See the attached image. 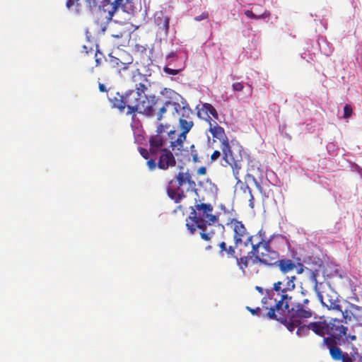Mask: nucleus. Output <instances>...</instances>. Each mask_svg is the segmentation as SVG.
<instances>
[{
    "mask_svg": "<svg viewBox=\"0 0 362 362\" xmlns=\"http://www.w3.org/2000/svg\"><path fill=\"white\" fill-rule=\"evenodd\" d=\"M169 107L173 108V115L178 118L180 134L175 139L176 131L170 129V124L159 123L156 129V134L149 138L150 150L152 153H157L160 148L167 144L168 138L170 139V147L177 156L192 158L194 162L198 160V153L194 144L189 146V149L184 148V143L187 139V134L194 126L192 120V111L188 105H181L177 102L166 101L162 107L155 110L154 116L156 119L160 121L163 115Z\"/></svg>",
    "mask_w": 362,
    "mask_h": 362,
    "instance_id": "obj_1",
    "label": "nucleus"
},
{
    "mask_svg": "<svg viewBox=\"0 0 362 362\" xmlns=\"http://www.w3.org/2000/svg\"><path fill=\"white\" fill-rule=\"evenodd\" d=\"M291 297L284 294L281 297V300H274V305L269 303V307L267 305V301H272V298H263L262 300V308L269 310L265 315L269 319L279 321L286 327L288 330L293 332L296 329V334L298 337L307 336L310 332L309 324L305 322L308 319L313 317L314 312L310 307V300L304 298L301 302H298L291 305L290 308V300Z\"/></svg>",
    "mask_w": 362,
    "mask_h": 362,
    "instance_id": "obj_2",
    "label": "nucleus"
},
{
    "mask_svg": "<svg viewBox=\"0 0 362 362\" xmlns=\"http://www.w3.org/2000/svg\"><path fill=\"white\" fill-rule=\"evenodd\" d=\"M146 76L141 74L137 69L132 72L131 81L134 83L135 90H129L124 95L127 115H132L134 118L136 113L152 117L157 110L158 100L155 95L147 96L145 92L147 90Z\"/></svg>",
    "mask_w": 362,
    "mask_h": 362,
    "instance_id": "obj_3",
    "label": "nucleus"
},
{
    "mask_svg": "<svg viewBox=\"0 0 362 362\" xmlns=\"http://www.w3.org/2000/svg\"><path fill=\"white\" fill-rule=\"evenodd\" d=\"M188 218L194 223H186L191 234H194L197 228L200 230V236L205 241H210L215 235V231L209 229L213 223L218 221V218L212 214L214 208L211 204H196L192 206Z\"/></svg>",
    "mask_w": 362,
    "mask_h": 362,
    "instance_id": "obj_4",
    "label": "nucleus"
},
{
    "mask_svg": "<svg viewBox=\"0 0 362 362\" xmlns=\"http://www.w3.org/2000/svg\"><path fill=\"white\" fill-rule=\"evenodd\" d=\"M248 240L252 247L249 255H254L252 263L273 267L276 259L279 257V253L272 249L270 240L266 238L265 231L260 229Z\"/></svg>",
    "mask_w": 362,
    "mask_h": 362,
    "instance_id": "obj_5",
    "label": "nucleus"
},
{
    "mask_svg": "<svg viewBox=\"0 0 362 362\" xmlns=\"http://www.w3.org/2000/svg\"><path fill=\"white\" fill-rule=\"evenodd\" d=\"M209 131L214 138L218 139L221 142L220 148L223 153V160L232 168L233 174L237 180V184L240 183V171L242 168L241 156H235L233 154L228 139L225 134L224 129L219 126L216 122L212 124L209 122Z\"/></svg>",
    "mask_w": 362,
    "mask_h": 362,
    "instance_id": "obj_6",
    "label": "nucleus"
},
{
    "mask_svg": "<svg viewBox=\"0 0 362 362\" xmlns=\"http://www.w3.org/2000/svg\"><path fill=\"white\" fill-rule=\"evenodd\" d=\"M132 56L127 52H119L117 56L109 55V63L110 66L116 69L119 74L129 69V66L133 63Z\"/></svg>",
    "mask_w": 362,
    "mask_h": 362,
    "instance_id": "obj_7",
    "label": "nucleus"
},
{
    "mask_svg": "<svg viewBox=\"0 0 362 362\" xmlns=\"http://www.w3.org/2000/svg\"><path fill=\"white\" fill-rule=\"evenodd\" d=\"M230 225L233 230V240L235 247L243 243L245 246L250 245L248 239L252 235H250L243 222L233 218L230 221Z\"/></svg>",
    "mask_w": 362,
    "mask_h": 362,
    "instance_id": "obj_8",
    "label": "nucleus"
},
{
    "mask_svg": "<svg viewBox=\"0 0 362 362\" xmlns=\"http://www.w3.org/2000/svg\"><path fill=\"white\" fill-rule=\"evenodd\" d=\"M166 144L160 148L157 152L160 153V156L158 160V168L161 170H167L170 167H174L176 165V160L175 156L170 150L164 148Z\"/></svg>",
    "mask_w": 362,
    "mask_h": 362,
    "instance_id": "obj_9",
    "label": "nucleus"
},
{
    "mask_svg": "<svg viewBox=\"0 0 362 362\" xmlns=\"http://www.w3.org/2000/svg\"><path fill=\"white\" fill-rule=\"evenodd\" d=\"M347 327L343 325V320L332 318L329 322H327V334L337 339H341L346 336Z\"/></svg>",
    "mask_w": 362,
    "mask_h": 362,
    "instance_id": "obj_10",
    "label": "nucleus"
},
{
    "mask_svg": "<svg viewBox=\"0 0 362 362\" xmlns=\"http://www.w3.org/2000/svg\"><path fill=\"white\" fill-rule=\"evenodd\" d=\"M320 299L322 305L326 307L329 310L341 311V306L337 294L330 290L326 293L325 295H320Z\"/></svg>",
    "mask_w": 362,
    "mask_h": 362,
    "instance_id": "obj_11",
    "label": "nucleus"
},
{
    "mask_svg": "<svg viewBox=\"0 0 362 362\" xmlns=\"http://www.w3.org/2000/svg\"><path fill=\"white\" fill-rule=\"evenodd\" d=\"M154 23L158 28L157 33L163 37H167L170 28V18L162 11H156L154 14Z\"/></svg>",
    "mask_w": 362,
    "mask_h": 362,
    "instance_id": "obj_12",
    "label": "nucleus"
},
{
    "mask_svg": "<svg viewBox=\"0 0 362 362\" xmlns=\"http://www.w3.org/2000/svg\"><path fill=\"white\" fill-rule=\"evenodd\" d=\"M359 356L358 349L353 346L351 355L339 349V350L334 351L333 354L330 356L335 361L354 362L355 360L358 358Z\"/></svg>",
    "mask_w": 362,
    "mask_h": 362,
    "instance_id": "obj_13",
    "label": "nucleus"
},
{
    "mask_svg": "<svg viewBox=\"0 0 362 362\" xmlns=\"http://www.w3.org/2000/svg\"><path fill=\"white\" fill-rule=\"evenodd\" d=\"M175 182H177V184L175 187L177 189H180L186 183H187L192 188H194L196 186L195 182L192 180L191 174L188 172H179L175 176V181H174V183Z\"/></svg>",
    "mask_w": 362,
    "mask_h": 362,
    "instance_id": "obj_14",
    "label": "nucleus"
},
{
    "mask_svg": "<svg viewBox=\"0 0 362 362\" xmlns=\"http://www.w3.org/2000/svg\"><path fill=\"white\" fill-rule=\"evenodd\" d=\"M274 266L278 267L284 274L293 271L296 267V263L292 259L287 258L276 259Z\"/></svg>",
    "mask_w": 362,
    "mask_h": 362,
    "instance_id": "obj_15",
    "label": "nucleus"
},
{
    "mask_svg": "<svg viewBox=\"0 0 362 362\" xmlns=\"http://www.w3.org/2000/svg\"><path fill=\"white\" fill-rule=\"evenodd\" d=\"M178 189H179L174 185V180L170 181L167 189L168 195L170 198L173 199L175 203H179L185 197L184 192L181 191V192H178Z\"/></svg>",
    "mask_w": 362,
    "mask_h": 362,
    "instance_id": "obj_16",
    "label": "nucleus"
},
{
    "mask_svg": "<svg viewBox=\"0 0 362 362\" xmlns=\"http://www.w3.org/2000/svg\"><path fill=\"white\" fill-rule=\"evenodd\" d=\"M310 330L318 336L323 337L327 334V322H313L309 323Z\"/></svg>",
    "mask_w": 362,
    "mask_h": 362,
    "instance_id": "obj_17",
    "label": "nucleus"
},
{
    "mask_svg": "<svg viewBox=\"0 0 362 362\" xmlns=\"http://www.w3.org/2000/svg\"><path fill=\"white\" fill-rule=\"evenodd\" d=\"M66 6L71 12L78 14L83 9L82 0H66Z\"/></svg>",
    "mask_w": 362,
    "mask_h": 362,
    "instance_id": "obj_18",
    "label": "nucleus"
},
{
    "mask_svg": "<svg viewBox=\"0 0 362 362\" xmlns=\"http://www.w3.org/2000/svg\"><path fill=\"white\" fill-rule=\"evenodd\" d=\"M254 257V255H249V252L247 255L238 257H235L236 263L239 269L244 273L245 271V269L248 267L249 261L250 258Z\"/></svg>",
    "mask_w": 362,
    "mask_h": 362,
    "instance_id": "obj_19",
    "label": "nucleus"
},
{
    "mask_svg": "<svg viewBox=\"0 0 362 362\" xmlns=\"http://www.w3.org/2000/svg\"><path fill=\"white\" fill-rule=\"evenodd\" d=\"M336 339H337V338H334L331 336L330 337H326L323 339L324 344H325L329 349L330 356L333 354L334 351L339 350L340 349L337 346Z\"/></svg>",
    "mask_w": 362,
    "mask_h": 362,
    "instance_id": "obj_20",
    "label": "nucleus"
},
{
    "mask_svg": "<svg viewBox=\"0 0 362 362\" xmlns=\"http://www.w3.org/2000/svg\"><path fill=\"white\" fill-rule=\"evenodd\" d=\"M296 279L295 276L291 277L287 276L284 281L282 291H291L295 288L294 280Z\"/></svg>",
    "mask_w": 362,
    "mask_h": 362,
    "instance_id": "obj_21",
    "label": "nucleus"
},
{
    "mask_svg": "<svg viewBox=\"0 0 362 362\" xmlns=\"http://www.w3.org/2000/svg\"><path fill=\"white\" fill-rule=\"evenodd\" d=\"M113 107L118 109L120 112H123L124 109L127 108L124 95H119V98H115L113 100Z\"/></svg>",
    "mask_w": 362,
    "mask_h": 362,
    "instance_id": "obj_22",
    "label": "nucleus"
},
{
    "mask_svg": "<svg viewBox=\"0 0 362 362\" xmlns=\"http://www.w3.org/2000/svg\"><path fill=\"white\" fill-rule=\"evenodd\" d=\"M90 7H104L109 4L111 0H86Z\"/></svg>",
    "mask_w": 362,
    "mask_h": 362,
    "instance_id": "obj_23",
    "label": "nucleus"
},
{
    "mask_svg": "<svg viewBox=\"0 0 362 362\" xmlns=\"http://www.w3.org/2000/svg\"><path fill=\"white\" fill-rule=\"evenodd\" d=\"M202 109L207 114L212 115V117L214 119H217L218 118V112H217L216 110L215 109V107L212 105H211L209 103H204V104H203Z\"/></svg>",
    "mask_w": 362,
    "mask_h": 362,
    "instance_id": "obj_24",
    "label": "nucleus"
},
{
    "mask_svg": "<svg viewBox=\"0 0 362 362\" xmlns=\"http://www.w3.org/2000/svg\"><path fill=\"white\" fill-rule=\"evenodd\" d=\"M245 15L250 18L252 19H264L270 16V13L267 11H264L262 14L259 16L255 15L252 11L246 10L245 11Z\"/></svg>",
    "mask_w": 362,
    "mask_h": 362,
    "instance_id": "obj_25",
    "label": "nucleus"
},
{
    "mask_svg": "<svg viewBox=\"0 0 362 362\" xmlns=\"http://www.w3.org/2000/svg\"><path fill=\"white\" fill-rule=\"evenodd\" d=\"M124 0H114L113 2L111 3L112 9L108 12V19L111 20L113 17L115 13L118 9V8L122 5Z\"/></svg>",
    "mask_w": 362,
    "mask_h": 362,
    "instance_id": "obj_26",
    "label": "nucleus"
},
{
    "mask_svg": "<svg viewBox=\"0 0 362 362\" xmlns=\"http://www.w3.org/2000/svg\"><path fill=\"white\" fill-rule=\"evenodd\" d=\"M339 312L341 313L343 319L345 321V323H347L348 322L351 320L353 314L351 311H349L347 310H343L341 309V311H339Z\"/></svg>",
    "mask_w": 362,
    "mask_h": 362,
    "instance_id": "obj_27",
    "label": "nucleus"
},
{
    "mask_svg": "<svg viewBox=\"0 0 362 362\" xmlns=\"http://www.w3.org/2000/svg\"><path fill=\"white\" fill-rule=\"evenodd\" d=\"M139 150V152L140 153L141 156L145 158V159H148L149 158V154L151 153V155H156L157 153H152L151 152V150L149 149V151H148L146 148H142V147H139L138 148Z\"/></svg>",
    "mask_w": 362,
    "mask_h": 362,
    "instance_id": "obj_28",
    "label": "nucleus"
},
{
    "mask_svg": "<svg viewBox=\"0 0 362 362\" xmlns=\"http://www.w3.org/2000/svg\"><path fill=\"white\" fill-rule=\"evenodd\" d=\"M226 255L228 258H235V247L229 246L227 247L226 250L225 251Z\"/></svg>",
    "mask_w": 362,
    "mask_h": 362,
    "instance_id": "obj_29",
    "label": "nucleus"
},
{
    "mask_svg": "<svg viewBox=\"0 0 362 362\" xmlns=\"http://www.w3.org/2000/svg\"><path fill=\"white\" fill-rule=\"evenodd\" d=\"M353 113L352 107L350 105H346L344 107V117L347 119L349 118Z\"/></svg>",
    "mask_w": 362,
    "mask_h": 362,
    "instance_id": "obj_30",
    "label": "nucleus"
},
{
    "mask_svg": "<svg viewBox=\"0 0 362 362\" xmlns=\"http://www.w3.org/2000/svg\"><path fill=\"white\" fill-rule=\"evenodd\" d=\"M180 70H181L180 69H170L168 66H165L163 69V71L165 73L170 74V75H173V76L177 75L180 72Z\"/></svg>",
    "mask_w": 362,
    "mask_h": 362,
    "instance_id": "obj_31",
    "label": "nucleus"
},
{
    "mask_svg": "<svg viewBox=\"0 0 362 362\" xmlns=\"http://www.w3.org/2000/svg\"><path fill=\"white\" fill-rule=\"evenodd\" d=\"M146 165L150 170H153L156 168V165H158V163H156V160L153 158H151L147 160Z\"/></svg>",
    "mask_w": 362,
    "mask_h": 362,
    "instance_id": "obj_32",
    "label": "nucleus"
},
{
    "mask_svg": "<svg viewBox=\"0 0 362 362\" xmlns=\"http://www.w3.org/2000/svg\"><path fill=\"white\" fill-rule=\"evenodd\" d=\"M233 88L235 91H242L244 88L243 83L236 82L233 84Z\"/></svg>",
    "mask_w": 362,
    "mask_h": 362,
    "instance_id": "obj_33",
    "label": "nucleus"
},
{
    "mask_svg": "<svg viewBox=\"0 0 362 362\" xmlns=\"http://www.w3.org/2000/svg\"><path fill=\"white\" fill-rule=\"evenodd\" d=\"M219 248H220V251H219V255H221V256H223L224 255V252L226 250V248H227V245L225 242H221L219 245Z\"/></svg>",
    "mask_w": 362,
    "mask_h": 362,
    "instance_id": "obj_34",
    "label": "nucleus"
},
{
    "mask_svg": "<svg viewBox=\"0 0 362 362\" xmlns=\"http://www.w3.org/2000/svg\"><path fill=\"white\" fill-rule=\"evenodd\" d=\"M208 17H209L208 13L207 12H203L201 15L195 16L194 17V20L196 21H202V20L208 18Z\"/></svg>",
    "mask_w": 362,
    "mask_h": 362,
    "instance_id": "obj_35",
    "label": "nucleus"
},
{
    "mask_svg": "<svg viewBox=\"0 0 362 362\" xmlns=\"http://www.w3.org/2000/svg\"><path fill=\"white\" fill-rule=\"evenodd\" d=\"M134 50L136 52L144 53L146 52V47L140 45L136 44L134 46Z\"/></svg>",
    "mask_w": 362,
    "mask_h": 362,
    "instance_id": "obj_36",
    "label": "nucleus"
},
{
    "mask_svg": "<svg viewBox=\"0 0 362 362\" xmlns=\"http://www.w3.org/2000/svg\"><path fill=\"white\" fill-rule=\"evenodd\" d=\"M284 281H279L278 282L274 283V290H275L276 291H282L283 288H281V286H283L282 284H284Z\"/></svg>",
    "mask_w": 362,
    "mask_h": 362,
    "instance_id": "obj_37",
    "label": "nucleus"
},
{
    "mask_svg": "<svg viewBox=\"0 0 362 362\" xmlns=\"http://www.w3.org/2000/svg\"><path fill=\"white\" fill-rule=\"evenodd\" d=\"M100 56H102V53L100 52H95V65L98 66H100L102 64V59Z\"/></svg>",
    "mask_w": 362,
    "mask_h": 362,
    "instance_id": "obj_38",
    "label": "nucleus"
},
{
    "mask_svg": "<svg viewBox=\"0 0 362 362\" xmlns=\"http://www.w3.org/2000/svg\"><path fill=\"white\" fill-rule=\"evenodd\" d=\"M221 156V153L219 151L216 150L213 152V153L211 156V160L212 161L216 160Z\"/></svg>",
    "mask_w": 362,
    "mask_h": 362,
    "instance_id": "obj_39",
    "label": "nucleus"
},
{
    "mask_svg": "<svg viewBox=\"0 0 362 362\" xmlns=\"http://www.w3.org/2000/svg\"><path fill=\"white\" fill-rule=\"evenodd\" d=\"M246 309L250 312V313L253 315H257L259 311H260V308L259 307H257V308L254 309V308H251L250 307H246Z\"/></svg>",
    "mask_w": 362,
    "mask_h": 362,
    "instance_id": "obj_40",
    "label": "nucleus"
},
{
    "mask_svg": "<svg viewBox=\"0 0 362 362\" xmlns=\"http://www.w3.org/2000/svg\"><path fill=\"white\" fill-rule=\"evenodd\" d=\"M344 337L346 338V339L348 342L353 341L356 340V337L355 335H351V334L347 335L346 334V336H344Z\"/></svg>",
    "mask_w": 362,
    "mask_h": 362,
    "instance_id": "obj_41",
    "label": "nucleus"
},
{
    "mask_svg": "<svg viewBox=\"0 0 362 362\" xmlns=\"http://www.w3.org/2000/svg\"><path fill=\"white\" fill-rule=\"evenodd\" d=\"M206 173V169L205 167H200L198 170H197V174L198 175H204Z\"/></svg>",
    "mask_w": 362,
    "mask_h": 362,
    "instance_id": "obj_42",
    "label": "nucleus"
},
{
    "mask_svg": "<svg viewBox=\"0 0 362 362\" xmlns=\"http://www.w3.org/2000/svg\"><path fill=\"white\" fill-rule=\"evenodd\" d=\"M98 88L100 92H103V93L107 92V89L103 83H100L98 85Z\"/></svg>",
    "mask_w": 362,
    "mask_h": 362,
    "instance_id": "obj_43",
    "label": "nucleus"
},
{
    "mask_svg": "<svg viewBox=\"0 0 362 362\" xmlns=\"http://www.w3.org/2000/svg\"><path fill=\"white\" fill-rule=\"evenodd\" d=\"M176 56V54L175 52H170L169 54L167 55V59H169L170 58L175 57Z\"/></svg>",
    "mask_w": 362,
    "mask_h": 362,
    "instance_id": "obj_44",
    "label": "nucleus"
},
{
    "mask_svg": "<svg viewBox=\"0 0 362 362\" xmlns=\"http://www.w3.org/2000/svg\"><path fill=\"white\" fill-rule=\"evenodd\" d=\"M248 86V95L250 96L252 95V88L250 85L247 84Z\"/></svg>",
    "mask_w": 362,
    "mask_h": 362,
    "instance_id": "obj_45",
    "label": "nucleus"
},
{
    "mask_svg": "<svg viewBox=\"0 0 362 362\" xmlns=\"http://www.w3.org/2000/svg\"><path fill=\"white\" fill-rule=\"evenodd\" d=\"M112 36L113 37H115V38H121L122 37V33H119L116 34V35H112Z\"/></svg>",
    "mask_w": 362,
    "mask_h": 362,
    "instance_id": "obj_46",
    "label": "nucleus"
},
{
    "mask_svg": "<svg viewBox=\"0 0 362 362\" xmlns=\"http://www.w3.org/2000/svg\"><path fill=\"white\" fill-rule=\"evenodd\" d=\"M312 279L315 282V287H316L317 286V279H316V275L314 272L312 274Z\"/></svg>",
    "mask_w": 362,
    "mask_h": 362,
    "instance_id": "obj_47",
    "label": "nucleus"
},
{
    "mask_svg": "<svg viewBox=\"0 0 362 362\" xmlns=\"http://www.w3.org/2000/svg\"><path fill=\"white\" fill-rule=\"evenodd\" d=\"M256 290L258 291L261 294H263V288L260 286H256Z\"/></svg>",
    "mask_w": 362,
    "mask_h": 362,
    "instance_id": "obj_48",
    "label": "nucleus"
},
{
    "mask_svg": "<svg viewBox=\"0 0 362 362\" xmlns=\"http://www.w3.org/2000/svg\"><path fill=\"white\" fill-rule=\"evenodd\" d=\"M356 362H362V356L360 355L358 358L356 359Z\"/></svg>",
    "mask_w": 362,
    "mask_h": 362,
    "instance_id": "obj_49",
    "label": "nucleus"
},
{
    "mask_svg": "<svg viewBox=\"0 0 362 362\" xmlns=\"http://www.w3.org/2000/svg\"><path fill=\"white\" fill-rule=\"evenodd\" d=\"M303 268H300V269L298 271V274H300V273H302V272H303Z\"/></svg>",
    "mask_w": 362,
    "mask_h": 362,
    "instance_id": "obj_50",
    "label": "nucleus"
},
{
    "mask_svg": "<svg viewBox=\"0 0 362 362\" xmlns=\"http://www.w3.org/2000/svg\"><path fill=\"white\" fill-rule=\"evenodd\" d=\"M211 248V246L209 245L206 247V250H210Z\"/></svg>",
    "mask_w": 362,
    "mask_h": 362,
    "instance_id": "obj_51",
    "label": "nucleus"
}]
</instances>
